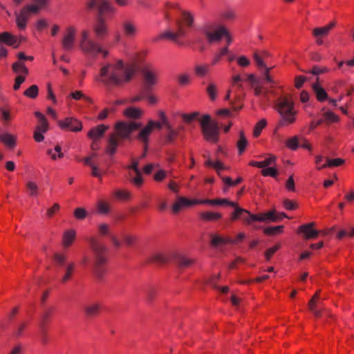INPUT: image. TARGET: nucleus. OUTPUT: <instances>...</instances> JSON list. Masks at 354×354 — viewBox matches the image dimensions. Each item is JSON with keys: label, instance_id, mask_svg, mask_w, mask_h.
<instances>
[{"label": "nucleus", "instance_id": "nucleus-51", "mask_svg": "<svg viewBox=\"0 0 354 354\" xmlns=\"http://www.w3.org/2000/svg\"><path fill=\"white\" fill-rule=\"evenodd\" d=\"M12 70L17 73H23L27 75L28 73L26 66L21 62H15L12 65Z\"/></svg>", "mask_w": 354, "mask_h": 354}, {"label": "nucleus", "instance_id": "nucleus-44", "mask_svg": "<svg viewBox=\"0 0 354 354\" xmlns=\"http://www.w3.org/2000/svg\"><path fill=\"white\" fill-rule=\"evenodd\" d=\"M267 125V121L266 119H261V120H259L254 126V130H253V136L254 138H258L263 129L266 127Z\"/></svg>", "mask_w": 354, "mask_h": 354}, {"label": "nucleus", "instance_id": "nucleus-24", "mask_svg": "<svg viewBox=\"0 0 354 354\" xmlns=\"http://www.w3.org/2000/svg\"><path fill=\"white\" fill-rule=\"evenodd\" d=\"M77 232L74 229H68L64 232L62 236V245L64 248L70 247L76 239Z\"/></svg>", "mask_w": 354, "mask_h": 354}, {"label": "nucleus", "instance_id": "nucleus-3", "mask_svg": "<svg viewBox=\"0 0 354 354\" xmlns=\"http://www.w3.org/2000/svg\"><path fill=\"white\" fill-rule=\"evenodd\" d=\"M199 31L209 44H217L225 39L227 46H230L234 40L233 35L225 25L214 21L205 24Z\"/></svg>", "mask_w": 354, "mask_h": 354}, {"label": "nucleus", "instance_id": "nucleus-55", "mask_svg": "<svg viewBox=\"0 0 354 354\" xmlns=\"http://www.w3.org/2000/svg\"><path fill=\"white\" fill-rule=\"evenodd\" d=\"M1 119L4 122H8L12 119L11 110L7 108H1Z\"/></svg>", "mask_w": 354, "mask_h": 354}, {"label": "nucleus", "instance_id": "nucleus-11", "mask_svg": "<svg viewBox=\"0 0 354 354\" xmlns=\"http://www.w3.org/2000/svg\"><path fill=\"white\" fill-rule=\"evenodd\" d=\"M35 115L38 120V124L35 127L33 138L36 142H41L44 139V134L48 130V123L41 113L37 111Z\"/></svg>", "mask_w": 354, "mask_h": 354}, {"label": "nucleus", "instance_id": "nucleus-49", "mask_svg": "<svg viewBox=\"0 0 354 354\" xmlns=\"http://www.w3.org/2000/svg\"><path fill=\"white\" fill-rule=\"evenodd\" d=\"M221 17L224 21H231L236 18V13L232 9H227L221 13Z\"/></svg>", "mask_w": 354, "mask_h": 354}, {"label": "nucleus", "instance_id": "nucleus-64", "mask_svg": "<svg viewBox=\"0 0 354 354\" xmlns=\"http://www.w3.org/2000/svg\"><path fill=\"white\" fill-rule=\"evenodd\" d=\"M74 216L78 220H82L86 216V211L82 207L76 208L74 211Z\"/></svg>", "mask_w": 354, "mask_h": 354}, {"label": "nucleus", "instance_id": "nucleus-62", "mask_svg": "<svg viewBox=\"0 0 354 354\" xmlns=\"http://www.w3.org/2000/svg\"><path fill=\"white\" fill-rule=\"evenodd\" d=\"M114 196L119 200H127L129 198V193L126 190L118 189L113 193Z\"/></svg>", "mask_w": 354, "mask_h": 354}, {"label": "nucleus", "instance_id": "nucleus-19", "mask_svg": "<svg viewBox=\"0 0 354 354\" xmlns=\"http://www.w3.org/2000/svg\"><path fill=\"white\" fill-rule=\"evenodd\" d=\"M314 225V223H310L301 225L298 232L302 233L306 239H315L318 236L319 232L313 228Z\"/></svg>", "mask_w": 354, "mask_h": 354}, {"label": "nucleus", "instance_id": "nucleus-42", "mask_svg": "<svg viewBox=\"0 0 354 354\" xmlns=\"http://www.w3.org/2000/svg\"><path fill=\"white\" fill-rule=\"evenodd\" d=\"M300 136H293L287 139L286 146L290 150L295 151L299 147Z\"/></svg>", "mask_w": 354, "mask_h": 354}, {"label": "nucleus", "instance_id": "nucleus-47", "mask_svg": "<svg viewBox=\"0 0 354 354\" xmlns=\"http://www.w3.org/2000/svg\"><path fill=\"white\" fill-rule=\"evenodd\" d=\"M100 310V305L98 303H93L86 306L85 311L88 315H97Z\"/></svg>", "mask_w": 354, "mask_h": 354}, {"label": "nucleus", "instance_id": "nucleus-32", "mask_svg": "<svg viewBox=\"0 0 354 354\" xmlns=\"http://www.w3.org/2000/svg\"><path fill=\"white\" fill-rule=\"evenodd\" d=\"M248 81H250L251 86L254 91L255 95L260 96L265 93V92L263 90L262 86L259 85L257 80L256 79V77L254 75L249 74L248 75Z\"/></svg>", "mask_w": 354, "mask_h": 354}, {"label": "nucleus", "instance_id": "nucleus-23", "mask_svg": "<svg viewBox=\"0 0 354 354\" xmlns=\"http://www.w3.org/2000/svg\"><path fill=\"white\" fill-rule=\"evenodd\" d=\"M234 207L235 208V210L231 217L232 221H235L241 218L247 224L251 223V221L249 220V216H251L252 214H250L248 210L239 207L237 204L236 207Z\"/></svg>", "mask_w": 354, "mask_h": 354}, {"label": "nucleus", "instance_id": "nucleus-26", "mask_svg": "<svg viewBox=\"0 0 354 354\" xmlns=\"http://www.w3.org/2000/svg\"><path fill=\"white\" fill-rule=\"evenodd\" d=\"M276 162V157L272 155H270L264 160L255 161L251 160L249 162V165L252 167H256L258 168H262L263 169L268 166L274 165Z\"/></svg>", "mask_w": 354, "mask_h": 354}, {"label": "nucleus", "instance_id": "nucleus-1", "mask_svg": "<svg viewBox=\"0 0 354 354\" xmlns=\"http://www.w3.org/2000/svg\"><path fill=\"white\" fill-rule=\"evenodd\" d=\"M136 71V65L120 59H113L104 65L96 80L105 84H121L128 82Z\"/></svg>", "mask_w": 354, "mask_h": 354}, {"label": "nucleus", "instance_id": "nucleus-21", "mask_svg": "<svg viewBox=\"0 0 354 354\" xmlns=\"http://www.w3.org/2000/svg\"><path fill=\"white\" fill-rule=\"evenodd\" d=\"M86 6L89 9L98 8L101 12L113 10L111 6L108 1H104L102 0H91L87 3Z\"/></svg>", "mask_w": 354, "mask_h": 354}, {"label": "nucleus", "instance_id": "nucleus-60", "mask_svg": "<svg viewBox=\"0 0 354 354\" xmlns=\"http://www.w3.org/2000/svg\"><path fill=\"white\" fill-rule=\"evenodd\" d=\"M24 95L30 98H35L38 95V87L36 85H32L26 89Z\"/></svg>", "mask_w": 354, "mask_h": 354}, {"label": "nucleus", "instance_id": "nucleus-35", "mask_svg": "<svg viewBox=\"0 0 354 354\" xmlns=\"http://www.w3.org/2000/svg\"><path fill=\"white\" fill-rule=\"evenodd\" d=\"M323 120V123L330 124L339 122V117L332 111H327L323 113L322 118L320 119Z\"/></svg>", "mask_w": 354, "mask_h": 354}, {"label": "nucleus", "instance_id": "nucleus-6", "mask_svg": "<svg viewBox=\"0 0 354 354\" xmlns=\"http://www.w3.org/2000/svg\"><path fill=\"white\" fill-rule=\"evenodd\" d=\"M194 20V15L192 12L187 10H182L180 19L177 21L176 30H167L160 34L158 38L167 39L172 41L176 40L186 34L187 28L193 25Z\"/></svg>", "mask_w": 354, "mask_h": 354}, {"label": "nucleus", "instance_id": "nucleus-20", "mask_svg": "<svg viewBox=\"0 0 354 354\" xmlns=\"http://www.w3.org/2000/svg\"><path fill=\"white\" fill-rule=\"evenodd\" d=\"M108 126L104 124L98 125L93 129H91L88 133V137L92 140V141L97 142L100 140L105 131L108 129Z\"/></svg>", "mask_w": 354, "mask_h": 354}, {"label": "nucleus", "instance_id": "nucleus-12", "mask_svg": "<svg viewBox=\"0 0 354 354\" xmlns=\"http://www.w3.org/2000/svg\"><path fill=\"white\" fill-rule=\"evenodd\" d=\"M113 246L119 248L122 245L130 246L136 241V236L133 234L122 232L119 236L113 235L111 237Z\"/></svg>", "mask_w": 354, "mask_h": 354}, {"label": "nucleus", "instance_id": "nucleus-58", "mask_svg": "<svg viewBox=\"0 0 354 354\" xmlns=\"http://www.w3.org/2000/svg\"><path fill=\"white\" fill-rule=\"evenodd\" d=\"M178 81L180 85H187L191 83L192 77L188 73H182L178 76Z\"/></svg>", "mask_w": 354, "mask_h": 354}, {"label": "nucleus", "instance_id": "nucleus-48", "mask_svg": "<svg viewBox=\"0 0 354 354\" xmlns=\"http://www.w3.org/2000/svg\"><path fill=\"white\" fill-rule=\"evenodd\" d=\"M263 232L267 235H276L282 234L283 232V226L278 225L274 227H268L265 228Z\"/></svg>", "mask_w": 354, "mask_h": 354}, {"label": "nucleus", "instance_id": "nucleus-34", "mask_svg": "<svg viewBox=\"0 0 354 354\" xmlns=\"http://www.w3.org/2000/svg\"><path fill=\"white\" fill-rule=\"evenodd\" d=\"M47 154L52 160L56 161L64 157V153L62 151V147L56 145L53 149H48Z\"/></svg>", "mask_w": 354, "mask_h": 354}, {"label": "nucleus", "instance_id": "nucleus-13", "mask_svg": "<svg viewBox=\"0 0 354 354\" xmlns=\"http://www.w3.org/2000/svg\"><path fill=\"white\" fill-rule=\"evenodd\" d=\"M155 129H160L159 124L156 123V121L149 120L147 125L139 132L138 139L147 145L150 136Z\"/></svg>", "mask_w": 354, "mask_h": 354}, {"label": "nucleus", "instance_id": "nucleus-18", "mask_svg": "<svg viewBox=\"0 0 354 354\" xmlns=\"http://www.w3.org/2000/svg\"><path fill=\"white\" fill-rule=\"evenodd\" d=\"M249 220L251 221V223L253 221L267 222L277 221H278V218L275 211L272 210L258 214H252L251 216H249Z\"/></svg>", "mask_w": 354, "mask_h": 354}, {"label": "nucleus", "instance_id": "nucleus-52", "mask_svg": "<svg viewBox=\"0 0 354 354\" xmlns=\"http://www.w3.org/2000/svg\"><path fill=\"white\" fill-rule=\"evenodd\" d=\"M207 92L212 100H215L217 97L218 88L215 84L211 83L207 88Z\"/></svg>", "mask_w": 354, "mask_h": 354}, {"label": "nucleus", "instance_id": "nucleus-22", "mask_svg": "<svg viewBox=\"0 0 354 354\" xmlns=\"http://www.w3.org/2000/svg\"><path fill=\"white\" fill-rule=\"evenodd\" d=\"M143 80L147 87H151L158 82V74L153 71L147 69L143 72Z\"/></svg>", "mask_w": 354, "mask_h": 354}, {"label": "nucleus", "instance_id": "nucleus-59", "mask_svg": "<svg viewBox=\"0 0 354 354\" xmlns=\"http://www.w3.org/2000/svg\"><path fill=\"white\" fill-rule=\"evenodd\" d=\"M280 243L276 244L275 245L268 248L265 252V257L267 261L270 260L272 256L276 253V252L280 248Z\"/></svg>", "mask_w": 354, "mask_h": 354}, {"label": "nucleus", "instance_id": "nucleus-15", "mask_svg": "<svg viewBox=\"0 0 354 354\" xmlns=\"http://www.w3.org/2000/svg\"><path fill=\"white\" fill-rule=\"evenodd\" d=\"M138 164V160L133 159L131 164L128 166L130 180L134 185L138 187L140 186L143 182Z\"/></svg>", "mask_w": 354, "mask_h": 354}, {"label": "nucleus", "instance_id": "nucleus-57", "mask_svg": "<svg viewBox=\"0 0 354 354\" xmlns=\"http://www.w3.org/2000/svg\"><path fill=\"white\" fill-rule=\"evenodd\" d=\"M60 209V205L57 203H55L51 207L46 209V216L52 218L54 215L57 214Z\"/></svg>", "mask_w": 354, "mask_h": 354}, {"label": "nucleus", "instance_id": "nucleus-4", "mask_svg": "<svg viewBox=\"0 0 354 354\" xmlns=\"http://www.w3.org/2000/svg\"><path fill=\"white\" fill-rule=\"evenodd\" d=\"M50 0H31L32 3L24 5L15 13V23L17 27L24 30L28 26V21L33 15L39 13L45 9Z\"/></svg>", "mask_w": 354, "mask_h": 354}, {"label": "nucleus", "instance_id": "nucleus-37", "mask_svg": "<svg viewBox=\"0 0 354 354\" xmlns=\"http://www.w3.org/2000/svg\"><path fill=\"white\" fill-rule=\"evenodd\" d=\"M232 239L224 237L218 234H212L211 236V243L214 246H221L231 243Z\"/></svg>", "mask_w": 354, "mask_h": 354}, {"label": "nucleus", "instance_id": "nucleus-29", "mask_svg": "<svg viewBox=\"0 0 354 354\" xmlns=\"http://www.w3.org/2000/svg\"><path fill=\"white\" fill-rule=\"evenodd\" d=\"M312 88L318 101L324 102L327 99L328 95L326 91L318 82L313 84Z\"/></svg>", "mask_w": 354, "mask_h": 354}, {"label": "nucleus", "instance_id": "nucleus-14", "mask_svg": "<svg viewBox=\"0 0 354 354\" xmlns=\"http://www.w3.org/2000/svg\"><path fill=\"white\" fill-rule=\"evenodd\" d=\"M58 125L65 131L78 132L82 129V122L73 118H66L64 120H59Z\"/></svg>", "mask_w": 354, "mask_h": 354}, {"label": "nucleus", "instance_id": "nucleus-9", "mask_svg": "<svg viewBox=\"0 0 354 354\" xmlns=\"http://www.w3.org/2000/svg\"><path fill=\"white\" fill-rule=\"evenodd\" d=\"M91 250L95 256V262L93 264V271L99 274L100 272V267L106 262V257L104 254L107 251L106 246L102 245L97 238L90 237L88 239Z\"/></svg>", "mask_w": 354, "mask_h": 354}, {"label": "nucleus", "instance_id": "nucleus-16", "mask_svg": "<svg viewBox=\"0 0 354 354\" xmlns=\"http://www.w3.org/2000/svg\"><path fill=\"white\" fill-rule=\"evenodd\" d=\"M121 28L124 36L127 38H134L139 32L136 23L131 19H125L123 21L121 24Z\"/></svg>", "mask_w": 354, "mask_h": 354}, {"label": "nucleus", "instance_id": "nucleus-17", "mask_svg": "<svg viewBox=\"0 0 354 354\" xmlns=\"http://www.w3.org/2000/svg\"><path fill=\"white\" fill-rule=\"evenodd\" d=\"M198 205V199H189L186 197H178L172 205V210L178 213L182 208Z\"/></svg>", "mask_w": 354, "mask_h": 354}, {"label": "nucleus", "instance_id": "nucleus-28", "mask_svg": "<svg viewBox=\"0 0 354 354\" xmlns=\"http://www.w3.org/2000/svg\"><path fill=\"white\" fill-rule=\"evenodd\" d=\"M0 141L7 147L13 149L17 144V136L10 133H4L0 135Z\"/></svg>", "mask_w": 354, "mask_h": 354}, {"label": "nucleus", "instance_id": "nucleus-43", "mask_svg": "<svg viewBox=\"0 0 354 354\" xmlns=\"http://www.w3.org/2000/svg\"><path fill=\"white\" fill-rule=\"evenodd\" d=\"M166 8L167 11L165 12V18L169 19L174 15V12L179 10V6L176 3H168L166 4Z\"/></svg>", "mask_w": 354, "mask_h": 354}, {"label": "nucleus", "instance_id": "nucleus-27", "mask_svg": "<svg viewBox=\"0 0 354 354\" xmlns=\"http://www.w3.org/2000/svg\"><path fill=\"white\" fill-rule=\"evenodd\" d=\"M93 31L95 36L99 39L106 37L109 33L107 25L102 20L98 21L93 26Z\"/></svg>", "mask_w": 354, "mask_h": 354}, {"label": "nucleus", "instance_id": "nucleus-33", "mask_svg": "<svg viewBox=\"0 0 354 354\" xmlns=\"http://www.w3.org/2000/svg\"><path fill=\"white\" fill-rule=\"evenodd\" d=\"M26 188L29 196L32 197L39 196V187L35 181L28 180L26 183Z\"/></svg>", "mask_w": 354, "mask_h": 354}, {"label": "nucleus", "instance_id": "nucleus-45", "mask_svg": "<svg viewBox=\"0 0 354 354\" xmlns=\"http://www.w3.org/2000/svg\"><path fill=\"white\" fill-rule=\"evenodd\" d=\"M319 294L318 292H317L312 299L310 300L308 306L310 310L316 316L319 317L320 315V313L316 309L315 305L319 299Z\"/></svg>", "mask_w": 354, "mask_h": 354}, {"label": "nucleus", "instance_id": "nucleus-39", "mask_svg": "<svg viewBox=\"0 0 354 354\" xmlns=\"http://www.w3.org/2000/svg\"><path fill=\"white\" fill-rule=\"evenodd\" d=\"M124 115L130 118H139L143 115V111L139 108L131 106L124 110Z\"/></svg>", "mask_w": 354, "mask_h": 354}, {"label": "nucleus", "instance_id": "nucleus-53", "mask_svg": "<svg viewBox=\"0 0 354 354\" xmlns=\"http://www.w3.org/2000/svg\"><path fill=\"white\" fill-rule=\"evenodd\" d=\"M261 174L263 176L275 177L278 174V171L274 167V165H271V166L266 167L263 169H262Z\"/></svg>", "mask_w": 354, "mask_h": 354}, {"label": "nucleus", "instance_id": "nucleus-2", "mask_svg": "<svg viewBox=\"0 0 354 354\" xmlns=\"http://www.w3.org/2000/svg\"><path fill=\"white\" fill-rule=\"evenodd\" d=\"M139 123L134 122H118L115 125V131L109 138L106 152L110 154H114L118 147L121 146L124 140L129 138L131 133L138 129Z\"/></svg>", "mask_w": 354, "mask_h": 354}, {"label": "nucleus", "instance_id": "nucleus-61", "mask_svg": "<svg viewBox=\"0 0 354 354\" xmlns=\"http://www.w3.org/2000/svg\"><path fill=\"white\" fill-rule=\"evenodd\" d=\"M35 28L37 31L41 32L48 26V21L45 19H40L35 24Z\"/></svg>", "mask_w": 354, "mask_h": 354}, {"label": "nucleus", "instance_id": "nucleus-8", "mask_svg": "<svg viewBox=\"0 0 354 354\" xmlns=\"http://www.w3.org/2000/svg\"><path fill=\"white\" fill-rule=\"evenodd\" d=\"M203 135L206 141L215 143L218 140V125L211 120L209 115H204L199 119Z\"/></svg>", "mask_w": 354, "mask_h": 354}, {"label": "nucleus", "instance_id": "nucleus-36", "mask_svg": "<svg viewBox=\"0 0 354 354\" xmlns=\"http://www.w3.org/2000/svg\"><path fill=\"white\" fill-rule=\"evenodd\" d=\"M247 80H248V78ZM245 81L246 78L244 76L239 73H235L231 77V86L241 89Z\"/></svg>", "mask_w": 354, "mask_h": 354}, {"label": "nucleus", "instance_id": "nucleus-25", "mask_svg": "<svg viewBox=\"0 0 354 354\" xmlns=\"http://www.w3.org/2000/svg\"><path fill=\"white\" fill-rule=\"evenodd\" d=\"M0 42L13 46L14 48H17L19 46L17 38L8 32L0 33Z\"/></svg>", "mask_w": 354, "mask_h": 354}, {"label": "nucleus", "instance_id": "nucleus-38", "mask_svg": "<svg viewBox=\"0 0 354 354\" xmlns=\"http://www.w3.org/2000/svg\"><path fill=\"white\" fill-rule=\"evenodd\" d=\"M248 145V140L243 131L239 132V138L236 142V147L239 154H242Z\"/></svg>", "mask_w": 354, "mask_h": 354}, {"label": "nucleus", "instance_id": "nucleus-54", "mask_svg": "<svg viewBox=\"0 0 354 354\" xmlns=\"http://www.w3.org/2000/svg\"><path fill=\"white\" fill-rule=\"evenodd\" d=\"M236 61L238 66L242 68H247L251 64L250 59L245 55L237 57Z\"/></svg>", "mask_w": 354, "mask_h": 354}, {"label": "nucleus", "instance_id": "nucleus-30", "mask_svg": "<svg viewBox=\"0 0 354 354\" xmlns=\"http://www.w3.org/2000/svg\"><path fill=\"white\" fill-rule=\"evenodd\" d=\"M335 26V22H330L329 24L318 27L313 29V33L315 37L326 36L330 30Z\"/></svg>", "mask_w": 354, "mask_h": 354}, {"label": "nucleus", "instance_id": "nucleus-40", "mask_svg": "<svg viewBox=\"0 0 354 354\" xmlns=\"http://www.w3.org/2000/svg\"><path fill=\"white\" fill-rule=\"evenodd\" d=\"M85 163L89 165L92 169L91 174L94 177L101 178L102 176V171L100 170L97 165L93 162L92 156L85 158Z\"/></svg>", "mask_w": 354, "mask_h": 354}, {"label": "nucleus", "instance_id": "nucleus-7", "mask_svg": "<svg viewBox=\"0 0 354 354\" xmlns=\"http://www.w3.org/2000/svg\"><path fill=\"white\" fill-rule=\"evenodd\" d=\"M277 111L281 116L280 122L282 125H290L296 121L297 111L290 97H282L279 100Z\"/></svg>", "mask_w": 354, "mask_h": 354}, {"label": "nucleus", "instance_id": "nucleus-50", "mask_svg": "<svg viewBox=\"0 0 354 354\" xmlns=\"http://www.w3.org/2000/svg\"><path fill=\"white\" fill-rule=\"evenodd\" d=\"M97 211L100 214H107L109 211V204L104 201H99L97 203Z\"/></svg>", "mask_w": 354, "mask_h": 354}, {"label": "nucleus", "instance_id": "nucleus-63", "mask_svg": "<svg viewBox=\"0 0 354 354\" xmlns=\"http://www.w3.org/2000/svg\"><path fill=\"white\" fill-rule=\"evenodd\" d=\"M345 160L342 158H334L330 159L328 158V167H336L342 165L344 163Z\"/></svg>", "mask_w": 354, "mask_h": 354}, {"label": "nucleus", "instance_id": "nucleus-41", "mask_svg": "<svg viewBox=\"0 0 354 354\" xmlns=\"http://www.w3.org/2000/svg\"><path fill=\"white\" fill-rule=\"evenodd\" d=\"M200 217L205 221H216L221 218V214L218 212H203L200 214Z\"/></svg>", "mask_w": 354, "mask_h": 354}, {"label": "nucleus", "instance_id": "nucleus-31", "mask_svg": "<svg viewBox=\"0 0 354 354\" xmlns=\"http://www.w3.org/2000/svg\"><path fill=\"white\" fill-rule=\"evenodd\" d=\"M194 74L198 77H203L210 71V66L207 64H198L194 68Z\"/></svg>", "mask_w": 354, "mask_h": 354}, {"label": "nucleus", "instance_id": "nucleus-10", "mask_svg": "<svg viewBox=\"0 0 354 354\" xmlns=\"http://www.w3.org/2000/svg\"><path fill=\"white\" fill-rule=\"evenodd\" d=\"M77 32V28L73 25L67 26L64 28L62 38V44L64 49L70 50L74 48Z\"/></svg>", "mask_w": 354, "mask_h": 354}, {"label": "nucleus", "instance_id": "nucleus-5", "mask_svg": "<svg viewBox=\"0 0 354 354\" xmlns=\"http://www.w3.org/2000/svg\"><path fill=\"white\" fill-rule=\"evenodd\" d=\"M79 50L85 55H97L100 53L104 57L109 55V51L104 49L98 42L91 37L88 29H83L80 33L77 42Z\"/></svg>", "mask_w": 354, "mask_h": 354}, {"label": "nucleus", "instance_id": "nucleus-56", "mask_svg": "<svg viewBox=\"0 0 354 354\" xmlns=\"http://www.w3.org/2000/svg\"><path fill=\"white\" fill-rule=\"evenodd\" d=\"M158 116L160 118L159 121H156V123H158L160 129H161L163 127H168L169 122L167 118L163 111H158Z\"/></svg>", "mask_w": 354, "mask_h": 354}, {"label": "nucleus", "instance_id": "nucleus-46", "mask_svg": "<svg viewBox=\"0 0 354 354\" xmlns=\"http://www.w3.org/2000/svg\"><path fill=\"white\" fill-rule=\"evenodd\" d=\"M315 167L317 169L321 170L328 167V158L322 155H317L315 157Z\"/></svg>", "mask_w": 354, "mask_h": 354}]
</instances>
